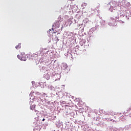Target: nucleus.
I'll use <instances>...</instances> for the list:
<instances>
[{"mask_svg": "<svg viewBox=\"0 0 131 131\" xmlns=\"http://www.w3.org/2000/svg\"><path fill=\"white\" fill-rule=\"evenodd\" d=\"M120 6L124 9H127V8L130 7V3L126 1H122L120 3Z\"/></svg>", "mask_w": 131, "mask_h": 131, "instance_id": "f257e3e1", "label": "nucleus"}, {"mask_svg": "<svg viewBox=\"0 0 131 131\" xmlns=\"http://www.w3.org/2000/svg\"><path fill=\"white\" fill-rule=\"evenodd\" d=\"M17 58L21 61H26V55L25 53H21L20 55H17Z\"/></svg>", "mask_w": 131, "mask_h": 131, "instance_id": "f03ea898", "label": "nucleus"}, {"mask_svg": "<svg viewBox=\"0 0 131 131\" xmlns=\"http://www.w3.org/2000/svg\"><path fill=\"white\" fill-rule=\"evenodd\" d=\"M112 4H113L112 7L114 9L117 10V9L119 8V4H118V3L116 2L115 1H113Z\"/></svg>", "mask_w": 131, "mask_h": 131, "instance_id": "7ed1b4c3", "label": "nucleus"}, {"mask_svg": "<svg viewBox=\"0 0 131 131\" xmlns=\"http://www.w3.org/2000/svg\"><path fill=\"white\" fill-rule=\"evenodd\" d=\"M16 50H19V49H21V43H19L17 46L15 47Z\"/></svg>", "mask_w": 131, "mask_h": 131, "instance_id": "20e7f679", "label": "nucleus"}, {"mask_svg": "<svg viewBox=\"0 0 131 131\" xmlns=\"http://www.w3.org/2000/svg\"><path fill=\"white\" fill-rule=\"evenodd\" d=\"M45 120H46V119H45V118H43V119L42 120V121H45Z\"/></svg>", "mask_w": 131, "mask_h": 131, "instance_id": "39448f33", "label": "nucleus"}, {"mask_svg": "<svg viewBox=\"0 0 131 131\" xmlns=\"http://www.w3.org/2000/svg\"><path fill=\"white\" fill-rule=\"evenodd\" d=\"M33 106L34 107V108H35V105H33Z\"/></svg>", "mask_w": 131, "mask_h": 131, "instance_id": "423d86ee", "label": "nucleus"}, {"mask_svg": "<svg viewBox=\"0 0 131 131\" xmlns=\"http://www.w3.org/2000/svg\"><path fill=\"white\" fill-rule=\"evenodd\" d=\"M74 0H70L71 2H73Z\"/></svg>", "mask_w": 131, "mask_h": 131, "instance_id": "0eeeda50", "label": "nucleus"}, {"mask_svg": "<svg viewBox=\"0 0 131 131\" xmlns=\"http://www.w3.org/2000/svg\"><path fill=\"white\" fill-rule=\"evenodd\" d=\"M31 110H32V108H31Z\"/></svg>", "mask_w": 131, "mask_h": 131, "instance_id": "6e6552de", "label": "nucleus"}, {"mask_svg": "<svg viewBox=\"0 0 131 131\" xmlns=\"http://www.w3.org/2000/svg\"><path fill=\"white\" fill-rule=\"evenodd\" d=\"M98 7H100V5H98Z\"/></svg>", "mask_w": 131, "mask_h": 131, "instance_id": "1a4fd4ad", "label": "nucleus"}, {"mask_svg": "<svg viewBox=\"0 0 131 131\" xmlns=\"http://www.w3.org/2000/svg\"><path fill=\"white\" fill-rule=\"evenodd\" d=\"M50 30V31H51V30Z\"/></svg>", "mask_w": 131, "mask_h": 131, "instance_id": "9d476101", "label": "nucleus"}]
</instances>
